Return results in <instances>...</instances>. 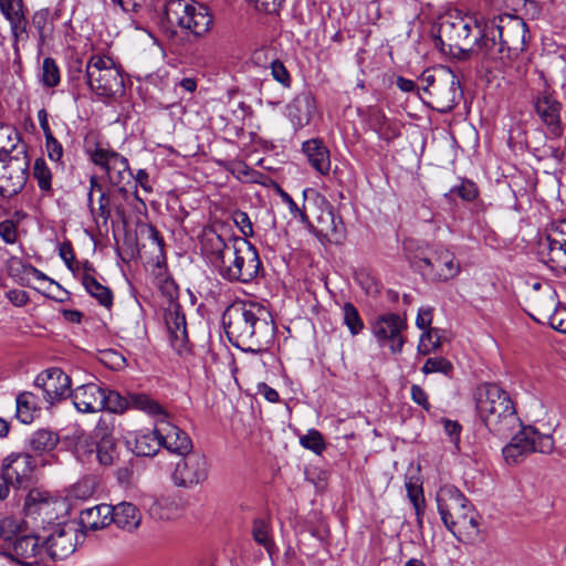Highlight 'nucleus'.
Listing matches in <instances>:
<instances>
[{"mask_svg": "<svg viewBox=\"0 0 566 566\" xmlns=\"http://www.w3.org/2000/svg\"><path fill=\"white\" fill-rule=\"evenodd\" d=\"M222 324L229 340L244 350L260 352L273 337L266 312L254 303L231 304L222 315Z\"/></svg>", "mask_w": 566, "mask_h": 566, "instance_id": "nucleus-1", "label": "nucleus"}, {"mask_svg": "<svg viewBox=\"0 0 566 566\" xmlns=\"http://www.w3.org/2000/svg\"><path fill=\"white\" fill-rule=\"evenodd\" d=\"M475 29L481 33L479 48L483 59L506 63L526 49L528 29L517 15H497L483 25L475 24Z\"/></svg>", "mask_w": 566, "mask_h": 566, "instance_id": "nucleus-2", "label": "nucleus"}, {"mask_svg": "<svg viewBox=\"0 0 566 566\" xmlns=\"http://www.w3.org/2000/svg\"><path fill=\"white\" fill-rule=\"evenodd\" d=\"M439 515L454 537H474L479 534L480 515L465 495L454 485L446 484L436 494Z\"/></svg>", "mask_w": 566, "mask_h": 566, "instance_id": "nucleus-3", "label": "nucleus"}, {"mask_svg": "<svg viewBox=\"0 0 566 566\" xmlns=\"http://www.w3.org/2000/svg\"><path fill=\"white\" fill-rule=\"evenodd\" d=\"M476 410L489 430L499 436H506L520 426L510 396L495 384L478 389Z\"/></svg>", "mask_w": 566, "mask_h": 566, "instance_id": "nucleus-4", "label": "nucleus"}, {"mask_svg": "<svg viewBox=\"0 0 566 566\" xmlns=\"http://www.w3.org/2000/svg\"><path fill=\"white\" fill-rule=\"evenodd\" d=\"M213 24V18L205 7H195L189 0H167L161 19L163 28L174 32L175 27L203 36Z\"/></svg>", "mask_w": 566, "mask_h": 566, "instance_id": "nucleus-5", "label": "nucleus"}, {"mask_svg": "<svg viewBox=\"0 0 566 566\" xmlns=\"http://www.w3.org/2000/svg\"><path fill=\"white\" fill-rule=\"evenodd\" d=\"M77 73V77L72 75V81L82 76L88 88L99 97H112L123 92L122 72L108 56L92 55L86 63L85 73L81 69Z\"/></svg>", "mask_w": 566, "mask_h": 566, "instance_id": "nucleus-6", "label": "nucleus"}, {"mask_svg": "<svg viewBox=\"0 0 566 566\" xmlns=\"http://www.w3.org/2000/svg\"><path fill=\"white\" fill-rule=\"evenodd\" d=\"M15 527L9 536L0 535L8 542L4 555L22 566H36L45 563V549L43 538L34 533H25L24 523L14 518Z\"/></svg>", "mask_w": 566, "mask_h": 566, "instance_id": "nucleus-7", "label": "nucleus"}, {"mask_svg": "<svg viewBox=\"0 0 566 566\" xmlns=\"http://www.w3.org/2000/svg\"><path fill=\"white\" fill-rule=\"evenodd\" d=\"M554 450V439L543 434L533 427H524L503 448V457L507 463H518L526 454L532 452L551 453Z\"/></svg>", "mask_w": 566, "mask_h": 566, "instance_id": "nucleus-8", "label": "nucleus"}, {"mask_svg": "<svg viewBox=\"0 0 566 566\" xmlns=\"http://www.w3.org/2000/svg\"><path fill=\"white\" fill-rule=\"evenodd\" d=\"M418 269L424 280L440 283L457 277L461 265L452 251L439 247L419 261Z\"/></svg>", "mask_w": 566, "mask_h": 566, "instance_id": "nucleus-9", "label": "nucleus"}, {"mask_svg": "<svg viewBox=\"0 0 566 566\" xmlns=\"http://www.w3.org/2000/svg\"><path fill=\"white\" fill-rule=\"evenodd\" d=\"M90 155L91 160L106 172L109 184L116 187L120 193L126 195V186L133 177L127 158L113 149L101 146H96Z\"/></svg>", "mask_w": 566, "mask_h": 566, "instance_id": "nucleus-10", "label": "nucleus"}, {"mask_svg": "<svg viewBox=\"0 0 566 566\" xmlns=\"http://www.w3.org/2000/svg\"><path fill=\"white\" fill-rule=\"evenodd\" d=\"M209 464L205 454L189 451L177 461L171 479L179 488L191 489L208 479Z\"/></svg>", "mask_w": 566, "mask_h": 566, "instance_id": "nucleus-11", "label": "nucleus"}, {"mask_svg": "<svg viewBox=\"0 0 566 566\" xmlns=\"http://www.w3.org/2000/svg\"><path fill=\"white\" fill-rule=\"evenodd\" d=\"M406 328V319L396 313L380 315L371 323V332L378 344L382 347H389L392 354L402 350L405 344L402 332Z\"/></svg>", "mask_w": 566, "mask_h": 566, "instance_id": "nucleus-12", "label": "nucleus"}, {"mask_svg": "<svg viewBox=\"0 0 566 566\" xmlns=\"http://www.w3.org/2000/svg\"><path fill=\"white\" fill-rule=\"evenodd\" d=\"M475 24L479 23L472 18H457L454 21L443 22L441 31L460 51L482 56V50L479 48L481 33L476 31Z\"/></svg>", "mask_w": 566, "mask_h": 566, "instance_id": "nucleus-13", "label": "nucleus"}, {"mask_svg": "<svg viewBox=\"0 0 566 566\" xmlns=\"http://www.w3.org/2000/svg\"><path fill=\"white\" fill-rule=\"evenodd\" d=\"M534 321L547 323L553 329L566 334V306L562 305L555 290L548 289L534 301Z\"/></svg>", "mask_w": 566, "mask_h": 566, "instance_id": "nucleus-14", "label": "nucleus"}, {"mask_svg": "<svg viewBox=\"0 0 566 566\" xmlns=\"http://www.w3.org/2000/svg\"><path fill=\"white\" fill-rule=\"evenodd\" d=\"M462 96L460 81L449 67H440L437 86L430 90L433 107L440 113L450 112Z\"/></svg>", "mask_w": 566, "mask_h": 566, "instance_id": "nucleus-15", "label": "nucleus"}, {"mask_svg": "<svg viewBox=\"0 0 566 566\" xmlns=\"http://www.w3.org/2000/svg\"><path fill=\"white\" fill-rule=\"evenodd\" d=\"M103 405L105 410L114 413L123 412L128 408L142 410L149 416L163 415L164 412V408L145 394L132 392L123 397L118 392L106 388Z\"/></svg>", "mask_w": 566, "mask_h": 566, "instance_id": "nucleus-16", "label": "nucleus"}, {"mask_svg": "<svg viewBox=\"0 0 566 566\" xmlns=\"http://www.w3.org/2000/svg\"><path fill=\"white\" fill-rule=\"evenodd\" d=\"M35 388L50 405L71 397V378L60 368H50L35 378Z\"/></svg>", "mask_w": 566, "mask_h": 566, "instance_id": "nucleus-17", "label": "nucleus"}, {"mask_svg": "<svg viewBox=\"0 0 566 566\" xmlns=\"http://www.w3.org/2000/svg\"><path fill=\"white\" fill-rule=\"evenodd\" d=\"M241 248L237 254V264L230 282L250 283L258 275L262 268V262L258 250L247 239L239 242Z\"/></svg>", "mask_w": 566, "mask_h": 566, "instance_id": "nucleus-18", "label": "nucleus"}, {"mask_svg": "<svg viewBox=\"0 0 566 566\" xmlns=\"http://www.w3.org/2000/svg\"><path fill=\"white\" fill-rule=\"evenodd\" d=\"M57 506H61V502L56 497L38 489L31 490L24 502L25 514L35 520L39 517L42 523L57 517Z\"/></svg>", "mask_w": 566, "mask_h": 566, "instance_id": "nucleus-19", "label": "nucleus"}, {"mask_svg": "<svg viewBox=\"0 0 566 566\" xmlns=\"http://www.w3.org/2000/svg\"><path fill=\"white\" fill-rule=\"evenodd\" d=\"M42 538L46 551L45 560L64 559L75 551V532L71 527L56 525L49 536Z\"/></svg>", "mask_w": 566, "mask_h": 566, "instance_id": "nucleus-20", "label": "nucleus"}, {"mask_svg": "<svg viewBox=\"0 0 566 566\" xmlns=\"http://www.w3.org/2000/svg\"><path fill=\"white\" fill-rule=\"evenodd\" d=\"M535 111L547 127L551 137H560L563 134L560 122L562 104L548 92H543L535 101Z\"/></svg>", "mask_w": 566, "mask_h": 566, "instance_id": "nucleus-21", "label": "nucleus"}, {"mask_svg": "<svg viewBox=\"0 0 566 566\" xmlns=\"http://www.w3.org/2000/svg\"><path fill=\"white\" fill-rule=\"evenodd\" d=\"M33 458L28 453H11L2 461L1 473L11 485L21 486L31 479Z\"/></svg>", "mask_w": 566, "mask_h": 566, "instance_id": "nucleus-22", "label": "nucleus"}, {"mask_svg": "<svg viewBox=\"0 0 566 566\" xmlns=\"http://www.w3.org/2000/svg\"><path fill=\"white\" fill-rule=\"evenodd\" d=\"M316 227H312L317 237L325 239L331 243H342L345 239V227L340 218H338L334 208L329 203H325L316 218Z\"/></svg>", "mask_w": 566, "mask_h": 566, "instance_id": "nucleus-23", "label": "nucleus"}, {"mask_svg": "<svg viewBox=\"0 0 566 566\" xmlns=\"http://www.w3.org/2000/svg\"><path fill=\"white\" fill-rule=\"evenodd\" d=\"M155 417L158 418V432L160 433L159 437L163 440L164 448L180 455L191 451L192 442L190 438L185 431L167 420V413L165 410L163 415H157Z\"/></svg>", "mask_w": 566, "mask_h": 566, "instance_id": "nucleus-24", "label": "nucleus"}, {"mask_svg": "<svg viewBox=\"0 0 566 566\" xmlns=\"http://www.w3.org/2000/svg\"><path fill=\"white\" fill-rule=\"evenodd\" d=\"M165 323L172 347L182 353L188 343L186 316L179 303L171 301L165 312Z\"/></svg>", "mask_w": 566, "mask_h": 566, "instance_id": "nucleus-25", "label": "nucleus"}, {"mask_svg": "<svg viewBox=\"0 0 566 566\" xmlns=\"http://www.w3.org/2000/svg\"><path fill=\"white\" fill-rule=\"evenodd\" d=\"M71 398L80 412H97L104 410L105 388L93 382L85 384L72 390Z\"/></svg>", "mask_w": 566, "mask_h": 566, "instance_id": "nucleus-26", "label": "nucleus"}, {"mask_svg": "<svg viewBox=\"0 0 566 566\" xmlns=\"http://www.w3.org/2000/svg\"><path fill=\"white\" fill-rule=\"evenodd\" d=\"M303 153L306 155L311 166L321 175H328L331 171L329 150L319 139H310L303 143Z\"/></svg>", "mask_w": 566, "mask_h": 566, "instance_id": "nucleus-27", "label": "nucleus"}, {"mask_svg": "<svg viewBox=\"0 0 566 566\" xmlns=\"http://www.w3.org/2000/svg\"><path fill=\"white\" fill-rule=\"evenodd\" d=\"M314 113L315 103L308 94L296 96L287 106L289 117L296 129L306 126Z\"/></svg>", "mask_w": 566, "mask_h": 566, "instance_id": "nucleus-28", "label": "nucleus"}, {"mask_svg": "<svg viewBox=\"0 0 566 566\" xmlns=\"http://www.w3.org/2000/svg\"><path fill=\"white\" fill-rule=\"evenodd\" d=\"M112 505L99 504L85 509L80 514V524L86 531H98L112 523Z\"/></svg>", "mask_w": 566, "mask_h": 566, "instance_id": "nucleus-29", "label": "nucleus"}, {"mask_svg": "<svg viewBox=\"0 0 566 566\" xmlns=\"http://www.w3.org/2000/svg\"><path fill=\"white\" fill-rule=\"evenodd\" d=\"M94 438L99 439L96 444L95 457L103 465H111L116 457L115 441L108 433L105 422L99 421L94 430Z\"/></svg>", "mask_w": 566, "mask_h": 566, "instance_id": "nucleus-30", "label": "nucleus"}, {"mask_svg": "<svg viewBox=\"0 0 566 566\" xmlns=\"http://www.w3.org/2000/svg\"><path fill=\"white\" fill-rule=\"evenodd\" d=\"M112 507V523H115L118 527L130 532L136 530L140 524L142 516L134 504L122 502Z\"/></svg>", "mask_w": 566, "mask_h": 566, "instance_id": "nucleus-31", "label": "nucleus"}, {"mask_svg": "<svg viewBox=\"0 0 566 566\" xmlns=\"http://www.w3.org/2000/svg\"><path fill=\"white\" fill-rule=\"evenodd\" d=\"M159 424L149 431H139L135 436L134 452L138 457H153L163 447V440L159 437Z\"/></svg>", "mask_w": 566, "mask_h": 566, "instance_id": "nucleus-32", "label": "nucleus"}, {"mask_svg": "<svg viewBox=\"0 0 566 566\" xmlns=\"http://www.w3.org/2000/svg\"><path fill=\"white\" fill-rule=\"evenodd\" d=\"M242 240L243 238L240 237H229L228 249L212 263L219 270L220 275L229 282L234 272L238 251L241 248L239 242H242Z\"/></svg>", "mask_w": 566, "mask_h": 566, "instance_id": "nucleus-33", "label": "nucleus"}, {"mask_svg": "<svg viewBox=\"0 0 566 566\" xmlns=\"http://www.w3.org/2000/svg\"><path fill=\"white\" fill-rule=\"evenodd\" d=\"M368 122L373 130L384 140L390 142L400 135L398 125L390 122L380 109H370Z\"/></svg>", "mask_w": 566, "mask_h": 566, "instance_id": "nucleus-34", "label": "nucleus"}, {"mask_svg": "<svg viewBox=\"0 0 566 566\" xmlns=\"http://www.w3.org/2000/svg\"><path fill=\"white\" fill-rule=\"evenodd\" d=\"M201 250L209 258L211 263L228 249V239H223L214 229L207 228L201 235Z\"/></svg>", "mask_w": 566, "mask_h": 566, "instance_id": "nucleus-35", "label": "nucleus"}, {"mask_svg": "<svg viewBox=\"0 0 566 566\" xmlns=\"http://www.w3.org/2000/svg\"><path fill=\"white\" fill-rule=\"evenodd\" d=\"M546 243L551 261L556 262L566 256V220L554 227L552 233L546 237Z\"/></svg>", "mask_w": 566, "mask_h": 566, "instance_id": "nucleus-36", "label": "nucleus"}, {"mask_svg": "<svg viewBox=\"0 0 566 566\" xmlns=\"http://www.w3.org/2000/svg\"><path fill=\"white\" fill-rule=\"evenodd\" d=\"M18 149L25 151L27 146L21 142L20 134L14 128H0V161L18 154Z\"/></svg>", "mask_w": 566, "mask_h": 566, "instance_id": "nucleus-37", "label": "nucleus"}, {"mask_svg": "<svg viewBox=\"0 0 566 566\" xmlns=\"http://www.w3.org/2000/svg\"><path fill=\"white\" fill-rule=\"evenodd\" d=\"M39 394L25 391L17 397V418L22 423H30L34 419L38 406Z\"/></svg>", "mask_w": 566, "mask_h": 566, "instance_id": "nucleus-38", "label": "nucleus"}, {"mask_svg": "<svg viewBox=\"0 0 566 566\" xmlns=\"http://www.w3.org/2000/svg\"><path fill=\"white\" fill-rule=\"evenodd\" d=\"M28 180V174H21L20 171H12L11 169L4 170V174L0 178V195L2 197L10 198L19 193Z\"/></svg>", "mask_w": 566, "mask_h": 566, "instance_id": "nucleus-39", "label": "nucleus"}, {"mask_svg": "<svg viewBox=\"0 0 566 566\" xmlns=\"http://www.w3.org/2000/svg\"><path fill=\"white\" fill-rule=\"evenodd\" d=\"M57 433L48 429L36 430L31 434L29 439V446L31 450L39 454L52 451L57 446Z\"/></svg>", "mask_w": 566, "mask_h": 566, "instance_id": "nucleus-40", "label": "nucleus"}, {"mask_svg": "<svg viewBox=\"0 0 566 566\" xmlns=\"http://www.w3.org/2000/svg\"><path fill=\"white\" fill-rule=\"evenodd\" d=\"M82 283L85 290L98 301V303L107 308L113 304V293L111 289L101 284L94 276L84 274Z\"/></svg>", "mask_w": 566, "mask_h": 566, "instance_id": "nucleus-41", "label": "nucleus"}, {"mask_svg": "<svg viewBox=\"0 0 566 566\" xmlns=\"http://www.w3.org/2000/svg\"><path fill=\"white\" fill-rule=\"evenodd\" d=\"M32 175L38 182L39 189L44 195L52 193V171L43 158H36L33 164Z\"/></svg>", "mask_w": 566, "mask_h": 566, "instance_id": "nucleus-42", "label": "nucleus"}, {"mask_svg": "<svg viewBox=\"0 0 566 566\" xmlns=\"http://www.w3.org/2000/svg\"><path fill=\"white\" fill-rule=\"evenodd\" d=\"M442 344V331L439 328H429L420 336L418 353L429 355L440 348Z\"/></svg>", "mask_w": 566, "mask_h": 566, "instance_id": "nucleus-43", "label": "nucleus"}, {"mask_svg": "<svg viewBox=\"0 0 566 566\" xmlns=\"http://www.w3.org/2000/svg\"><path fill=\"white\" fill-rule=\"evenodd\" d=\"M343 322L353 336L360 334L365 327L358 310L350 302L343 306Z\"/></svg>", "mask_w": 566, "mask_h": 566, "instance_id": "nucleus-44", "label": "nucleus"}, {"mask_svg": "<svg viewBox=\"0 0 566 566\" xmlns=\"http://www.w3.org/2000/svg\"><path fill=\"white\" fill-rule=\"evenodd\" d=\"M60 69L52 57H45L42 63L41 81L45 87H55L60 83Z\"/></svg>", "mask_w": 566, "mask_h": 566, "instance_id": "nucleus-45", "label": "nucleus"}, {"mask_svg": "<svg viewBox=\"0 0 566 566\" xmlns=\"http://www.w3.org/2000/svg\"><path fill=\"white\" fill-rule=\"evenodd\" d=\"M421 371L426 375L432 373H440L446 376H450L453 371V365L450 360L443 357H430L426 360L421 368Z\"/></svg>", "mask_w": 566, "mask_h": 566, "instance_id": "nucleus-46", "label": "nucleus"}, {"mask_svg": "<svg viewBox=\"0 0 566 566\" xmlns=\"http://www.w3.org/2000/svg\"><path fill=\"white\" fill-rule=\"evenodd\" d=\"M478 187L471 180H462L459 186H454L450 189L446 197L452 199L454 196L460 197L464 201H472L478 197Z\"/></svg>", "mask_w": 566, "mask_h": 566, "instance_id": "nucleus-47", "label": "nucleus"}, {"mask_svg": "<svg viewBox=\"0 0 566 566\" xmlns=\"http://www.w3.org/2000/svg\"><path fill=\"white\" fill-rule=\"evenodd\" d=\"M87 206L96 221L102 219L104 223H107L111 218V198L106 191L101 190L99 192L98 208H94L93 201L91 203L87 202Z\"/></svg>", "mask_w": 566, "mask_h": 566, "instance_id": "nucleus-48", "label": "nucleus"}, {"mask_svg": "<svg viewBox=\"0 0 566 566\" xmlns=\"http://www.w3.org/2000/svg\"><path fill=\"white\" fill-rule=\"evenodd\" d=\"M277 193L282 201L287 206L290 213L294 219H298L305 227H313L308 216L296 205L294 199L281 187L277 186Z\"/></svg>", "mask_w": 566, "mask_h": 566, "instance_id": "nucleus-49", "label": "nucleus"}, {"mask_svg": "<svg viewBox=\"0 0 566 566\" xmlns=\"http://www.w3.org/2000/svg\"><path fill=\"white\" fill-rule=\"evenodd\" d=\"M300 443L302 447L316 454H321L326 449L323 436L316 429H311L306 434L302 436L300 438Z\"/></svg>", "mask_w": 566, "mask_h": 566, "instance_id": "nucleus-50", "label": "nucleus"}, {"mask_svg": "<svg viewBox=\"0 0 566 566\" xmlns=\"http://www.w3.org/2000/svg\"><path fill=\"white\" fill-rule=\"evenodd\" d=\"M2 163L4 164V170L11 169L12 171L18 170L21 174H28L30 160L27 150L21 151L18 149V154H12V156L3 159Z\"/></svg>", "mask_w": 566, "mask_h": 566, "instance_id": "nucleus-51", "label": "nucleus"}, {"mask_svg": "<svg viewBox=\"0 0 566 566\" xmlns=\"http://www.w3.org/2000/svg\"><path fill=\"white\" fill-rule=\"evenodd\" d=\"M96 442L85 433L81 432L77 436V442L75 444V453L77 458L84 460H90V458L96 451Z\"/></svg>", "mask_w": 566, "mask_h": 566, "instance_id": "nucleus-52", "label": "nucleus"}, {"mask_svg": "<svg viewBox=\"0 0 566 566\" xmlns=\"http://www.w3.org/2000/svg\"><path fill=\"white\" fill-rule=\"evenodd\" d=\"M252 536L258 544L264 546L266 549L270 548V546L272 544L271 536H270V527H269V524L264 520H262V518L254 520L253 526H252Z\"/></svg>", "mask_w": 566, "mask_h": 566, "instance_id": "nucleus-53", "label": "nucleus"}, {"mask_svg": "<svg viewBox=\"0 0 566 566\" xmlns=\"http://www.w3.org/2000/svg\"><path fill=\"white\" fill-rule=\"evenodd\" d=\"M96 490V482L93 478L86 476L73 486V495L77 499H88Z\"/></svg>", "mask_w": 566, "mask_h": 566, "instance_id": "nucleus-54", "label": "nucleus"}, {"mask_svg": "<svg viewBox=\"0 0 566 566\" xmlns=\"http://www.w3.org/2000/svg\"><path fill=\"white\" fill-rule=\"evenodd\" d=\"M8 21L10 22L11 33L15 43L22 39L23 35L27 36V20L23 12L9 17Z\"/></svg>", "mask_w": 566, "mask_h": 566, "instance_id": "nucleus-55", "label": "nucleus"}, {"mask_svg": "<svg viewBox=\"0 0 566 566\" xmlns=\"http://www.w3.org/2000/svg\"><path fill=\"white\" fill-rule=\"evenodd\" d=\"M232 220L235 223V226L240 229L244 239L253 235L252 222L247 212L241 210L234 211L232 214Z\"/></svg>", "mask_w": 566, "mask_h": 566, "instance_id": "nucleus-56", "label": "nucleus"}, {"mask_svg": "<svg viewBox=\"0 0 566 566\" xmlns=\"http://www.w3.org/2000/svg\"><path fill=\"white\" fill-rule=\"evenodd\" d=\"M270 67L271 74L276 82H279L283 87L291 86V75L281 61L274 60Z\"/></svg>", "mask_w": 566, "mask_h": 566, "instance_id": "nucleus-57", "label": "nucleus"}, {"mask_svg": "<svg viewBox=\"0 0 566 566\" xmlns=\"http://www.w3.org/2000/svg\"><path fill=\"white\" fill-rule=\"evenodd\" d=\"M45 149L48 157L55 163H61L64 149L62 144L52 135L45 137Z\"/></svg>", "mask_w": 566, "mask_h": 566, "instance_id": "nucleus-58", "label": "nucleus"}, {"mask_svg": "<svg viewBox=\"0 0 566 566\" xmlns=\"http://www.w3.org/2000/svg\"><path fill=\"white\" fill-rule=\"evenodd\" d=\"M440 76V67L432 71H424L420 76L422 90L430 96V90L437 86V78Z\"/></svg>", "mask_w": 566, "mask_h": 566, "instance_id": "nucleus-59", "label": "nucleus"}, {"mask_svg": "<svg viewBox=\"0 0 566 566\" xmlns=\"http://www.w3.org/2000/svg\"><path fill=\"white\" fill-rule=\"evenodd\" d=\"M0 237L6 243H14L17 240V227L13 221L4 220L0 222Z\"/></svg>", "mask_w": 566, "mask_h": 566, "instance_id": "nucleus-60", "label": "nucleus"}, {"mask_svg": "<svg viewBox=\"0 0 566 566\" xmlns=\"http://www.w3.org/2000/svg\"><path fill=\"white\" fill-rule=\"evenodd\" d=\"M432 314L433 308L430 306H424L419 308L417 317H416V325L418 328L423 329L424 332L430 327L432 323Z\"/></svg>", "mask_w": 566, "mask_h": 566, "instance_id": "nucleus-61", "label": "nucleus"}, {"mask_svg": "<svg viewBox=\"0 0 566 566\" xmlns=\"http://www.w3.org/2000/svg\"><path fill=\"white\" fill-rule=\"evenodd\" d=\"M0 11L9 20V17H13L19 12H22L21 0H0Z\"/></svg>", "mask_w": 566, "mask_h": 566, "instance_id": "nucleus-62", "label": "nucleus"}, {"mask_svg": "<svg viewBox=\"0 0 566 566\" xmlns=\"http://www.w3.org/2000/svg\"><path fill=\"white\" fill-rule=\"evenodd\" d=\"M407 495L412 503V505L424 504V496L422 492V488L412 483L411 481L406 483Z\"/></svg>", "mask_w": 566, "mask_h": 566, "instance_id": "nucleus-63", "label": "nucleus"}, {"mask_svg": "<svg viewBox=\"0 0 566 566\" xmlns=\"http://www.w3.org/2000/svg\"><path fill=\"white\" fill-rule=\"evenodd\" d=\"M411 399L426 410H429L430 403L428 400L427 392L419 386V385H412L410 388Z\"/></svg>", "mask_w": 566, "mask_h": 566, "instance_id": "nucleus-64", "label": "nucleus"}]
</instances>
